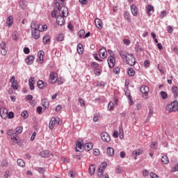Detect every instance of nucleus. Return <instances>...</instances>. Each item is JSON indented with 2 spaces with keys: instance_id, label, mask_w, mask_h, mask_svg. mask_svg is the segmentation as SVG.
<instances>
[{
  "instance_id": "423d86ee",
  "label": "nucleus",
  "mask_w": 178,
  "mask_h": 178,
  "mask_svg": "<svg viewBox=\"0 0 178 178\" xmlns=\"http://www.w3.org/2000/svg\"><path fill=\"white\" fill-rule=\"evenodd\" d=\"M101 138L104 143H109L111 141V136L106 132H102L101 134Z\"/></svg>"
},
{
  "instance_id": "f704fd0d",
  "label": "nucleus",
  "mask_w": 178,
  "mask_h": 178,
  "mask_svg": "<svg viewBox=\"0 0 178 178\" xmlns=\"http://www.w3.org/2000/svg\"><path fill=\"white\" fill-rule=\"evenodd\" d=\"M17 165L21 166V168H24V166H26V163H24V161L20 159H19L17 161Z\"/></svg>"
},
{
  "instance_id": "7c9ffc66",
  "label": "nucleus",
  "mask_w": 178,
  "mask_h": 178,
  "mask_svg": "<svg viewBox=\"0 0 178 178\" xmlns=\"http://www.w3.org/2000/svg\"><path fill=\"white\" fill-rule=\"evenodd\" d=\"M88 170H89L90 175L92 176L94 173H95V165H90Z\"/></svg>"
},
{
  "instance_id": "5701e85b",
  "label": "nucleus",
  "mask_w": 178,
  "mask_h": 178,
  "mask_svg": "<svg viewBox=\"0 0 178 178\" xmlns=\"http://www.w3.org/2000/svg\"><path fill=\"white\" fill-rule=\"evenodd\" d=\"M42 105L44 107L45 109L49 107V102L47 99H42Z\"/></svg>"
},
{
  "instance_id": "680f3d73",
  "label": "nucleus",
  "mask_w": 178,
  "mask_h": 178,
  "mask_svg": "<svg viewBox=\"0 0 178 178\" xmlns=\"http://www.w3.org/2000/svg\"><path fill=\"white\" fill-rule=\"evenodd\" d=\"M37 112L40 115V113H42V106H38L37 108Z\"/></svg>"
},
{
  "instance_id": "39448f33",
  "label": "nucleus",
  "mask_w": 178,
  "mask_h": 178,
  "mask_svg": "<svg viewBox=\"0 0 178 178\" xmlns=\"http://www.w3.org/2000/svg\"><path fill=\"white\" fill-rule=\"evenodd\" d=\"M57 79L58 74L55 72H51L49 75V82H50L51 84H55V83H56Z\"/></svg>"
},
{
  "instance_id": "0eeeda50",
  "label": "nucleus",
  "mask_w": 178,
  "mask_h": 178,
  "mask_svg": "<svg viewBox=\"0 0 178 178\" xmlns=\"http://www.w3.org/2000/svg\"><path fill=\"white\" fill-rule=\"evenodd\" d=\"M140 92L143 94V97H148V94L149 92V88L148 86L143 85L140 87Z\"/></svg>"
},
{
  "instance_id": "f03ea898",
  "label": "nucleus",
  "mask_w": 178,
  "mask_h": 178,
  "mask_svg": "<svg viewBox=\"0 0 178 178\" xmlns=\"http://www.w3.org/2000/svg\"><path fill=\"white\" fill-rule=\"evenodd\" d=\"M58 4V9L60 12L59 16H62L63 17H67V15H69V10L67 8L63 6L60 7V4L57 2Z\"/></svg>"
},
{
  "instance_id": "c03bdc74",
  "label": "nucleus",
  "mask_w": 178,
  "mask_h": 178,
  "mask_svg": "<svg viewBox=\"0 0 178 178\" xmlns=\"http://www.w3.org/2000/svg\"><path fill=\"white\" fill-rule=\"evenodd\" d=\"M21 116L24 118V119H27L29 118V113L27 111H24L21 113Z\"/></svg>"
},
{
  "instance_id": "6ab92c4d",
  "label": "nucleus",
  "mask_w": 178,
  "mask_h": 178,
  "mask_svg": "<svg viewBox=\"0 0 178 178\" xmlns=\"http://www.w3.org/2000/svg\"><path fill=\"white\" fill-rule=\"evenodd\" d=\"M131 10L133 16H137V15H138V10L137 9V7H136V6H131Z\"/></svg>"
},
{
  "instance_id": "4c0bfd02",
  "label": "nucleus",
  "mask_w": 178,
  "mask_h": 178,
  "mask_svg": "<svg viewBox=\"0 0 178 178\" xmlns=\"http://www.w3.org/2000/svg\"><path fill=\"white\" fill-rule=\"evenodd\" d=\"M108 111H113L115 109V103L110 102L108 105Z\"/></svg>"
},
{
  "instance_id": "e2e57ef3",
  "label": "nucleus",
  "mask_w": 178,
  "mask_h": 178,
  "mask_svg": "<svg viewBox=\"0 0 178 178\" xmlns=\"http://www.w3.org/2000/svg\"><path fill=\"white\" fill-rule=\"evenodd\" d=\"M150 177L151 178H159V177H158L157 175L155 174V172H151L150 173Z\"/></svg>"
},
{
  "instance_id": "58836bf2",
  "label": "nucleus",
  "mask_w": 178,
  "mask_h": 178,
  "mask_svg": "<svg viewBox=\"0 0 178 178\" xmlns=\"http://www.w3.org/2000/svg\"><path fill=\"white\" fill-rule=\"evenodd\" d=\"M57 41L58 42H62L63 41V40H65V35L60 33L58 35L57 38H56Z\"/></svg>"
},
{
  "instance_id": "72a5a7b5",
  "label": "nucleus",
  "mask_w": 178,
  "mask_h": 178,
  "mask_svg": "<svg viewBox=\"0 0 178 178\" xmlns=\"http://www.w3.org/2000/svg\"><path fill=\"white\" fill-rule=\"evenodd\" d=\"M127 73L129 76H130L131 77H133V76L136 74V71H134V69L129 67L128 69Z\"/></svg>"
},
{
  "instance_id": "79ce46f5",
  "label": "nucleus",
  "mask_w": 178,
  "mask_h": 178,
  "mask_svg": "<svg viewBox=\"0 0 178 178\" xmlns=\"http://www.w3.org/2000/svg\"><path fill=\"white\" fill-rule=\"evenodd\" d=\"M135 51L136 52H143V48L140 47V45H138V44H136L135 45Z\"/></svg>"
},
{
  "instance_id": "864d4df0",
  "label": "nucleus",
  "mask_w": 178,
  "mask_h": 178,
  "mask_svg": "<svg viewBox=\"0 0 178 178\" xmlns=\"http://www.w3.org/2000/svg\"><path fill=\"white\" fill-rule=\"evenodd\" d=\"M148 175H149V171H148V170H144L143 171V175L144 176V177H147Z\"/></svg>"
},
{
  "instance_id": "9d476101",
  "label": "nucleus",
  "mask_w": 178,
  "mask_h": 178,
  "mask_svg": "<svg viewBox=\"0 0 178 178\" xmlns=\"http://www.w3.org/2000/svg\"><path fill=\"white\" fill-rule=\"evenodd\" d=\"M0 48L1 49V55H3V56H5L6 55V43H5V42H2L0 44Z\"/></svg>"
},
{
  "instance_id": "ea45409f",
  "label": "nucleus",
  "mask_w": 178,
  "mask_h": 178,
  "mask_svg": "<svg viewBox=\"0 0 178 178\" xmlns=\"http://www.w3.org/2000/svg\"><path fill=\"white\" fill-rule=\"evenodd\" d=\"M151 12H154V6H152L151 5H148L147 13L149 16H151V13H150Z\"/></svg>"
},
{
  "instance_id": "2f4dec72",
  "label": "nucleus",
  "mask_w": 178,
  "mask_h": 178,
  "mask_svg": "<svg viewBox=\"0 0 178 178\" xmlns=\"http://www.w3.org/2000/svg\"><path fill=\"white\" fill-rule=\"evenodd\" d=\"M77 52L79 55H81L83 54V51H84V48H83V44H79L77 46Z\"/></svg>"
},
{
  "instance_id": "13d9d810",
  "label": "nucleus",
  "mask_w": 178,
  "mask_h": 178,
  "mask_svg": "<svg viewBox=\"0 0 178 178\" xmlns=\"http://www.w3.org/2000/svg\"><path fill=\"white\" fill-rule=\"evenodd\" d=\"M93 154L94 155H95L96 156H98V155H99V149H95L93 150Z\"/></svg>"
},
{
  "instance_id": "c756f323",
  "label": "nucleus",
  "mask_w": 178,
  "mask_h": 178,
  "mask_svg": "<svg viewBox=\"0 0 178 178\" xmlns=\"http://www.w3.org/2000/svg\"><path fill=\"white\" fill-rule=\"evenodd\" d=\"M40 156L42 158H48V156H49V152L48 150L41 152Z\"/></svg>"
},
{
  "instance_id": "e433bc0d",
  "label": "nucleus",
  "mask_w": 178,
  "mask_h": 178,
  "mask_svg": "<svg viewBox=\"0 0 178 178\" xmlns=\"http://www.w3.org/2000/svg\"><path fill=\"white\" fill-rule=\"evenodd\" d=\"M124 17L126 20H127V22H129V23H130V22H131V18H130V14L129 13L124 12Z\"/></svg>"
},
{
  "instance_id": "7ed1b4c3",
  "label": "nucleus",
  "mask_w": 178,
  "mask_h": 178,
  "mask_svg": "<svg viewBox=\"0 0 178 178\" xmlns=\"http://www.w3.org/2000/svg\"><path fill=\"white\" fill-rule=\"evenodd\" d=\"M168 112H176L178 111V102L177 101H174L171 104H168L166 107Z\"/></svg>"
},
{
  "instance_id": "2eb2a0df",
  "label": "nucleus",
  "mask_w": 178,
  "mask_h": 178,
  "mask_svg": "<svg viewBox=\"0 0 178 178\" xmlns=\"http://www.w3.org/2000/svg\"><path fill=\"white\" fill-rule=\"evenodd\" d=\"M56 22L59 26H63L65 24V17L62 15H58L56 19Z\"/></svg>"
},
{
  "instance_id": "338daca9",
  "label": "nucleus",
  "mask_w": 178,
  "mask_h": 178,
  "mask_svg": "<svg viewBox=\"0 0 178 178\" xmlns=\"http://www.w3.org/2000/svg\"><path fill=\"white\" fill-rule=\"evenodd\" d=\"M95 74L96 76H99L101 74V71L98 69L95 70Z\"/></svg>"
},
{
  "instance_id": "603ef678",
  "label": "nucleus",
  "mask_w": 178,
  "mask_h": 178,
  "mask_svg": "<svg viewBox=\"0 0 178 178\" xmlns=\"http://www.w3.org/2000/svg\"><path fill=\"white\" fill-rule=\"evenodd\" d=\"M168 15L166 13V10H163L161 12L160 17L161 19H163V17H165V16Z\"/></svg>"
},
{
  "instance_id": "aec40b11",
  "label": "nucleus",
  "mask_w": 178,
  "mask_h": 178,
  "mask_svg": "<svg viewBox=\"0 0 178 178\" xmlns=\"http://www.w3.org/2000/svg\"><path fill=\"white\" fill-rule=\"evenodd\" d=\"M83 148L88 152L91 151V149H92V143H88L83 146Z\"/></svg>"
},
{
  "instance_id": "412c9836",
  "label": "nucleus",
  "mask_w": 178,
  "mask_h": 178,
  "mask_svg": "<svg viewBox=\"0 0 178 178\" xmlns=\"http://www.w3.org/2000/svg\"><path fill=\"white\" fill-rule=\"evenodd\" d=\"M17 138H19V136L16 133L13 134V136L11 137V140L13 143H15V144H18L19 140Z\"/></svg>"
},
{
  "instance_id": "cd10ccee",
  "label": "nucleus",
  "mask_w": 178,
  "mask_h": 178,
  "mask_svg": "<svg viewBox=\"0 0 178 178\" xmlns=\"http://www.w3.org/2000/svg\"><path fill=\"white\" fill-rule=\"evenodd\" d=\"M141 154H143V151L139 149V150L134 151L133 153H132V155H134V159H137V156L141 155Z\"/></svg>"
},
{
  "instance_id": "49530a36",
  "label": "nucleus",
  "mask_w": 178,
  "mask_h": 178,
  "mask_svg": "<svg viewBox=\"0 0 178 178\" xmlns=\"http://www.w3.org/2000/svg\"><path fill=\"white\" fill-rule=\"evenodd\" d=\"M12 88H13V90H17V88H19V84L17 82H14L11 84Z\"/></svg>"
},
{
  "instance_id": "a19ab883",
  "label": "nucleus",
  "mask_w": 178,
  "mask_h": 178,
  "mask_svg": "<svg viewBox=\"0 0 178 178\" xmlns=\"http://www.w3.org/2000/svg\"><path fill=\"white\" fill-rule=\"evenodd\" d=\"M172 91L175 95V97H177V94H178V88L176 86H173L172 88Z\"/></svg>"
},
{
  "instance_id": "4468645a",
  "label": "nucleus",
  "mask_w": 178,
  "mask_h": 178,
  "mask_svg": "<svg viewBox=\"0 0 178 178\" xmlns=\"http://www.w3.org/2000/svg\"><path fill=\"white\" fill-rule=\"evenodd\" d=\"M34 84H35V81L34 76H31L29 80V85L30 87V90H34Z\"/></svg>"
},
{
  "instance_id": "20e7f679",
  "label": "nucleus",
  "mask_w": 178,
  "mask_h": 178,
  "mask_svg": "<svg viewBox=\"0 0 178 178\" xmlns=\"http://www.w3.org/2000/svg\"><path fill=\"white\" fill-rule=\"evenodd\" d=\"M106 166H108L106 162H103L100 164L97 170V176H99V177H102V175H104V170L106 169Z\"/></svg>"
},
{
  "instance_id": "6e6552de",
  "label": "nucleus",
  "mask_w": 178,
  "mask_h": 178,
  "mask_svg": "<svg viewBox=\"0 0 178 178\" xmlns=\"http://www.w3.org/2000/svg\"><path fill=\"white\" fill-rule=\"evenodd\" d=\"M8 111L5 107H1L0 108V116L2 118V119H8Z\"/></svg>"
},
{
  "instance_id": "de8ad7c7",
  "label": "nucleus",
  "mask_w": 178,
  "mask_h": 178,
  "mask_svg": "<svg viewBox=\"0 0 178 178\" xmlns=\"http://www.w3.org/2000/svg\"><path fill=\"white\" fill-rule=\"evenodd\" d=\"M16 133H17V134H22V133L23 132V127H18L16 128Z\"/></svg>"
},
{
  "instance_id": "a211bd4d",
  "label": "nucleus",
  "mask_w": 178,
  "mask_h": 178,
  "mask_svg": "<svg viewBox=\"0 0 178 178\" xmlns=\"http://www.w3.org/2000/svg\"><path fill=\"white\" fill-rule=\"evenodd\" d=\"M55 123H56V118H52L49 124V129H50V130H54V126L55 125Z\"/></svg>"
},
{
  "instance_id": "4d7b16f0",
  "label": "nucleus",
  "mask_w": 178,
  "mask_h": 178,
  "mask_svg": "<svg viewBox=\"0 0 178 178\" xmlns=\"http://www.w3.org/2000/svg\"><path fill=\"white\" fill-rule=\"evenodd\" d=\"M79 104H81V106H86V103L84 102V100L82 99L81 98L79 99Z\"/></svg>"
},
{
  "instance_id": "dca6fc26",
  "label": "nucleus",
  "mask_w": 178,
  "mask_h": 178,
  "mask_svg": "<svg viewBox=\"0 0 178 178\" xmlns=\"http://www.w3.org/2000/svg\"><path fill=\"white\" fill-rule=\"evenodd\" d=\"M35 58L34 56H28L27 58L25 59V62L28 65H33V61Z\"/></svg>"
},
{
  "instance_id": "1a4fd4ad",
  "label": "nucleus",
  "mask_w": 178,
  "mask_h": 178,
  "mask_svg": "<svg viewBox=\"0 0 178 178\" xmlns=\"http://www.w3.org/2000/svg\"><path fill=\"white\" fill-rule=\"evenodd\" d=\"M108 53L106 52V49H105V47L100 49V50L99 51V56H100V58H102V59H105Z\"/></svg>"
},
{
  "instance_id": "a878e982",
  "label": "nucleus",
  "mask_w": 178,
  "mask_h": 178,
  "mask_svg": "<svg viewBox=\"0 0 178 178\" xmlns=\"http://www.w3.org/2000/svg\"><path fill=\"white\" fill-rule=\"evenodd\" d=\"M161 162L164 165H168V163H169V158L168 157V156L166 155L162 156Z\"/></svg>"
},
{
  "instance_id": "393cba45",
  "label": "nucleus",
  "mask_w": 178,
  "mask_h": 178,
  "mask_svg": "<svg viewBox=\"0 0 178 178\" xmlns=\"http://www.w3.org/2000/svg\"><path fill=\"white\" fill-rule=\"evenodd\" d=\"M38 25L39 24H37V22H33L31 24V31L38 30Z\"/></svg>"
},
{
  "instance_id": "5fc2aeb1",
  "label": "nucleus",
  "mask_w": 178,
  "mask_h": 178,
  "mask_svg": "<svg viewBox=\"0 0 178 178\" xmlns=\"http://www.w3.org/2000/svg\"><path fill=\"white\" fill-rule=\"evenodd\" d=\"M123 42H124V45H129L131 43L130 40H128V39H124Z\"/></svg>"
},
{
  "instance_id": "37998d69",
  "label": "nucleus",
  "mask_w": 178,
  "mask_h": 178,
  "mask_svg": "<svg viewBox=\"0 0 178 178\" xmlns=\"http://www.w3.org/2000/svg\"><path fill=\"white\" fill-rule=\"evenodd\" d=\"M125 95L128 97V99H129V105H133V97L130 96V93L129 92H125Z\"/></svg>"
},
{
  "instance_id": "8fccbe9b",
  "label": "nucleus",
  "mask_w": 178,
  "mask_h": 178,
  "mask_svg": "<svg viewBox=\"0 0 178 178\" xmlns=\"http://www.w3.org/2000/svg\"><path fill=\"white\" fill-rule=\"evenodd\" d=\"M160 94H161V96L162 97L163 99H166V98H168V93L167 92L161 91Z\"/></svg>"
},
{
  "instance_id": "052dcab7",
  "label": "nucleus",
  "mask_w": 178,
  "mask_h": 178,
  "mask_svg": "<svg viewBox=\"0 0 178 178\" xmlns=\"http://www.w3.org/2000/svg\"><path fill=\"white\" fill-rule=\"evenodd\" d=\"M38 172H39V173H44L45 172V168H38Z\"/></svg>"
},
{
  "instance_id": "c85d7f7f",
  "label": "nucleus",
  "mask_w": 178,
  "mask_h": 178,
  "mask_svg": "<svg viewBox=\"0 0 178 178\" xmlns=\"http://www.w3.org/2000/svg\"><path fill=\"white\" fill-rule=\"evenodd\" d=\"M106 152L109 155V156H113V155H115V150L112 147H108L106 149Z\"/></svg>"
},
{
  "instance_id": "c9c22d12",
  "label": "nucleus",
  "mask_w": 178,
  "mask_h": 178,
  "mask_svg": "<svg viewBox=\"0 0 178 178\" xmlns=\"http://www.w3.org/2000/svg\"><path fill=\"white\" fill-rule=\"evenodd\" d=\"M38 27L39 31H40V32L45 31V30H47V29H48V26L45 24L44 25L39 24Z\"/></svg>"
},
{
  "instance_id": "bf43d9fd",
  "label": "nucleus",
  "mask_w": 178,
  "mask_h": 178,
  "mask_svg": "<svg viewBox=\"0 0 178 178\" xmlns=\"http://www.w3.org/2000/svg\"><path fill=\"white\" fill-rule=\"evenodd\" d=\"M119 72H120V69L118 68V67H115L113 70V73L115 74H118V73H119Z\"/></svg>"
},
{
  "instance_id": "bb28decb",
  "label": "nucleus",
  "mask_w": 178,
  "mask_h": 178,
  "mask_svg": "<svg viewBox=\"0 0 178 178\" xmlns=\"http://www.w3.org/2000/svg\"><path fill=\"white\" fill-rule=\"evenodd\" d=\"M38 88H40L43 90V88L47 87V83H44L42 81H38Z\"/></svg>"
},
{
  "instance_id": "f257e3e1",
  "label": "nucleus",
  "mask_w": 178,
  "mask_h": 178,
  "mask_svg": "<svg viewBox=\"0 0 178 178\" xmlns=\"http://www.w3.org/2000/svg\"><path fill=\"white\" fill-rule=\"evenodd\" d=\"M119 54L122 59L126 62L127 65H129V66H134L136 65V57L134 54L126 53L123 51H120Z\"/></svg>"
},
{
  "instance_id": "f8f14e48",
  "label": "nucleus",
  "mask_w": 178,
  "mask_h": 178,
  "mask_svg": "<svg viewBox=\"0 0 178 178\" xmlns=\"http://www.w3.org/2000/svg\"><path fill=\"white\" fill-rule=\"evenodd\" d=\"M38 62H39V63H44V51H38Z\"/></svg>"
},
{
  "instance_id": "6e6d98bb",
  "label": "nucleus",
  "mask_w": 178,
  "mask_h": 178,
  "mask_svg": "<svg viewBox=\"0 0 178 178\" xmlns=\"http://www.w3.org/2000/svg\"><path fill=\"white\" fill-rule=\"evenodd\" d=\"M91 66H92V67H95V69H97V67H98V66H99V64H98L97 62H92L91 63Z\"/></svg>"
},
{
  "instance_id": "ddd939ff",
  "label": "nucleus",
  "mask_w": 178,
  "mask_h": 178,
  "mask_svg": "<svg viewBox=\"0 0 178 178\" xmlns=\"http://www.w3.org/2000/svg\"><path fill=\"white\" fill-rule=\"evenodd\" d=\"M40 29L38 30H33L31 31V34H32V37L33 38H34L35 40H38L40 38Z\"/></svg>"
},
{
  "instance_id": "f3484780",
  "label": "nucleus",
  "mask_w": 178,
  "mask_h": 178,
  "mask_svg": "<svg viewBox=\"0 0 178 178\" xmlns=\"http://www.w3.org/2000/svg\"><path fill=\"white\" fill-rule=\"evenodd\" d=\"M95 24L96 27H97V29H102V21H101V19H99V18H96L95 19Z\"/></svg>"
},
{
  "instance_id": "b1692460",
  "label": "nucleus",
  "mask_w": 178,
  "mask_h": 178,
  "mask_svg": "<svg viewBox=\"0 0 178 178\" xmlns=\"http://www.w3.org/2000/svg\"><path fill=\"white\" fill-rule=\"evenodd\" d=\"M43 43L47 44H49L50 41H51V36L48 35H45L43 37Z\"/></svg>"
},
{
  "instance_id": "a18cd8bd",
  "label": "nucleus",
  "mask_w": 178,
  "mask_h": 178,
  "mask_svg": "<svg viewBox=\"0 0 178 178\" xmlns=\"http://www.w3.org/2000/svg\"><path fill=\"white\" fill-rule=\"evenodd\" d=\"M86 34V31L83 29L80 30L78 33L79 37L81 38V37H84V35Z\"/></svg>"
},
{
  "instance_id": "473e14b6",
  "label": "nucleus",
  "mask_w": 178,
  "mask_h": 178,
  "mask_svg": "<svg viewBox=\"0 0 178 178\" xmlns=\"http://www.w3.org/2000/svg\"><path fill=\"white\" fill-rule=\"evenodd\" d=\"M19 7L21 9H26V8H27V2L24 1H20Z\"/></svg>"
},
{
  "instance_id": "3c124183",
  "label": "nucleus",
  "mask_w": 178,
  "mask_h": 178,
  "mask_svg": "<svg viewBox=\"0 0 178 178\" xmlns=\"http://www.w3.org/2000/svg\"><path fill=\"white\" fill-rule=\"evenodd\" d=\"M7 118H8V119H13V118H15V113H13L12 111H10L9 113H8Z\"/></svg>"
},
{
  "instance_id": "0e129e2a",
  "label": "nucleus",
  "mask_w": 178,
  "mask_h": 178,
  "mask_svg": "<svg viewBox=\"0 0 178 178\" xmlns=\"http://www.w3.org/2000/svg\"><path fill=\"white\" fill-rule=\"evenodd\" d=\"M124 137V133H123V129L120 130V138L123 139Z\"/></svg>"
},
{
  "instance_id": "69168bd1",
  "label": "nucleus",
  "mask_w": 178,
  "mask_h": 178,
  "mask_svg": "<svg viewBox=\"0 0 178 178\" xmlns=\"http://www.w3.org/2000/svg\"><path fill=\"white\" fill-rule=\"evenodd\" d=\"M56 81L59 85L63 84V79L62 78L57 79Z\"/></svg>"
},
{
  "instance_id": "774afa93",
  "label": "nucleus",
  "mask_w": 178,
  "mask_h": 178,
  "mask_svg": "<svg viewBox=\"0 0 178 178\" xmlns=\"http://www.w3.org/2000/svg\"><path fill=\"white\" fill-rule=\"evenodd\" d=\"M168 32L170 33H173V28L171 26H168Z\"/></svg>"
},
{
  "instance_id": "09e8293b",
  "label": "nucleus",
  "mask_w": 178,
  "mask_h": 178,
  "mask_svg": "<svg viewBox=\"0 0 178 178\" xmlns=\"http://www.w3.org/2000/svg\"><path fill=\"white\" fill-rule=\"evenodd\" d=\"M84 145H83V144H81V143L78 142L76 143V151H79V149H81V148H83Z\"/></svg>"
},
{
  "instance_id": "9b49d317",
  "label": "nucleus",
  "mask_w": 178,
  "mask_h": 178,
  "mask_svg": "<svg viewBox=\"0 0 178 178\" xmlns=\"http://www.w3.org/2000/svg\"><path fill=\"white\" fill-rule=\"evenodd\" d=\"M108 64L109 67L112 68L115 66V57L113 56H111L108 58Z\"/></svg>"
},
{
  "instance_id": "4be33fe9",
  "label": "nucleus",
  "mask_w": 178,
  "mask_h": 178,
  "mask_svg": "<svg viewBox=\"0 0 178 178\" xmlns=\"http://www.w3.org/2000/svg\"><path fill=\"white\" fill-rule=\"evenodd\" d=\"M6 23L8 27H12V25L13 24V16H9L7 19Z\"/></svg>"
}]
</instances>
